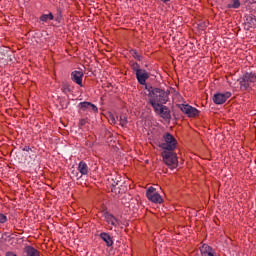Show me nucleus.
<instances>
[{
    "mask_svg": "<svg viewBox=\"0 0 256 256\" xmlns=\"http://www.w3.org/2000/svg\"><path fill=\"white\" fill-rule=\"evenodd\" d=\"M146 90H148V103L151 107H155V105H165L169 101V94L171 93L169 90L165 91L161 88H153V86H146Z\"/></svg>",
    "mask_w": 256,
    "mask_h": 256,
    "instance_id": "nucleus-1",
    "label": "nucleus"
},
{
    "mask_svg": "<svg viewBox=\"0 0 256 256\" xmlns=\"http://www.w3.org/2000/svg\"><path fill=\"white\" fill-rule=\"evenodd\" d=\"M240 90L248 91L251 87H255L256 74L253 72H246L238 79Z\"/></svg>",
    "mask_w": 256,
    "mask_h": 256,
    "instance_id": "nucleus-2",
    "label": "nucleus"
},
{
    "mask_svg": "<svg viewBox=\"0 0 256 256\" xmlns=\"http://www.w3.org/2000/svg\"><path fill=\"white\" fill-rule=\"evenodd\" d=\"M163 141L159 144L160 149H163V151H175L177 149V139L171 133H164Z\"/></svg>",
    "mask_w": 256,
    "mask_h": 256,
    "instance_id": "nucleus-3",
    "label": "nucleus"
},
{
    "mask_svg": "<svg viewBox=\"0 0 256 256\" xmlns=\"http://www.w3.org/2000/svg\"><path fill=\"white\" fill-rule=\"evenodd\" d=\"M162 159L167 167H170L171 169H177L179 160L177 158V153L173 152V150L162 151Z\"/></svg>",
    "mask_w": 256,
    "mask_h": 256,
    "instance_id": "nucleus-4",
    "label": "nucleus"
},
{
    "mask_svg": "<svg viewBox=\"0 0 256 256\" xmlns=\"http://www.w3.org/2000/svg\"><path fill=\"white\" fill-rule=\"evenodd\" d=\"M108 182L110 184L112 193H115V195L123 193V191H121V187H123V185H121L120 176H111L108 178Z\"/></svg>",
    "mask_w": 256,
    "mask_h": 256,
    "instance_id": "nucleus-5",
    "label": "nucleus"
},
{
    "mask_svg": "<svg viewBox=\"0 0 256 256\" xmlns=\"http://www.w3.org/2000/svg\"><path fill=\"white\" fill-rule=\"evenodd\" d=\"M178 108L180 109V111H182V113L187 115V117H199V110L189 104H178Z\"/></svg>",
    "mask_w": 256,
    "mask_h": 256,
    "instance_id": "nucleus-6",
    "label": "nucleus"
},
{
    "mask_svg": "<svg viewBox=\"0 0 256 256\" xmlns=\"http://www.w3.org/2000/svg\"><path fill=\"white\" fill-rule=\"evenodd\" d=\"M156 115H159L162 119H171V110L169 107L160 104L152 106Z\"/></svg>",
    "mask_w": 256,
    "mask_h": 256,
    "instance_id": "nucleus-7",
    "label": "nucleus"
},
{
    "mask_svg": "<svg viewBox=\"0 0 256 256\" xmlns=\"http://www.w3.org/2000/svg\"><path fill=\"white\" fill-rule=\"evenodd\" d=\"M146 197L152 203H163V198L153 186L149 187L146 191Z\"/></svg>",
    "mask_w": 256,
    "mask_h": 256,
    "instance_id": "nucleus-8",
    "label": "nucleus"
},
{
    "mask_svg": "<svg viewBox=\"0 0 256 256\" xmlns=\"http://www.w3.org/2000/svg\"><path fill=\"white\" fill-rule=\"evenodd\" d=\"M231 97V92L216 93L213 96V102L215 105H223Z\"/></svg>",
    "mask_w": 256,
    "mask_h": 256,
    "instance_id": "nucleus-9",
    "label": "nucleus"
},
{
    "mask_svg": "<svg viewBox=\"0 0 256 256\" xmlns=\"http://www.w3.org/2000/svg\"><path fill=\"white\" fill-rule=\"evenodd\" d=\"M136 79L140 85H145L147 87V79H149L150 74L147 72V70L142 69L139 72H136Z\"/></svg>",
    "mask_w": 256,
    "mask_h": 256,
    "instance_id": "nucleus-10",
    "label": "nucleus"
},
{
    "mask_svg": "<svg viewBox=\"0 0 256 256\" xmlns=\"http://www.w3.org/2000/svg\"><path fill=\"white\" fill-rule=\"evenodd\" d=\"M103 217L106 223H108V225H112V227H119V225H121L119 219L107 211L103 213Z\"/></svg>",
    "mask_w": 256,
    "mask_h": 256,
    "instance_id": "nucleus-11",
    "label": "nucleus"
},
{
    "mask_svg": "<svg viewBox=\"0 0 256 256\" xmlns=\"http://www.w3.org/2000/svg\"><path fill=\"white\" fill-rule=\"evenodd\" d=\"M256 27V17L254 15L246 16V20L244 22V29L246 31H250L251 29H255Z\"/></svg>",
    "mask_w": 256,
    "mask_h": 256,
    "instance_id": "nucleus-12",
    "label": "nucleus"
},
{
    "mask_svg": "<svg viewBox=\"0 0 256 256\" xmlns=\"http://www.w3.org/2000/svg\"><path fill=\"white\" fill-rule=\"evenodd\" d=\"M71 79L79 87H83V71H73L71 72Z\"/></svg>",
    "mask_w": 256,
    "mask_h": 256,
    "instance_id": "nucleus-13",
    "label": "nucleus"
},
{
    "mask_svg": "<svg viewBox=\"0 0 256 256\" xmlns=\"http://www.w3.org/2000/svg\"><path fill=\"white\" fill-rule=\"evenodd\" d=\"M200 252L202 256H217L215 250H213V248L207 244L202 245Z\"/></svg>",
    "mask_w": 256,
    "mask_h": 256,
    "instance_id": "nucleus-14",
    "label": "nucleus"
},
{
    "mask_svg": "<svg viewBox=\"0 0 256 256\" xmlns=\"http://www.w3.org/2000/svg\"><path fill=\"white\" fill-rule=\"evenodd\" d=\"M100 239L104 241L106 246L113 247V238H111V235H109V233H106V232L100 233Z\"/></svg>",
    "mask_w": 256,
    "mask_h": 256,
    "instance_id": "nucleus-15",
    "label": "nucleus"
},
{
    "mask_svg": "<svg viewBox=\"0 0 256 256\" xmlns=\"http://www.w3.org/2000/svg\"><path fill=\"white\" fill-rule=\"evenodd\" d=\"M24 253L26 256H41L39 251L37 249H35V247H33V246H25Z\"/></svg>",
    "mask_w": 256,
    "mask_h": 256,
    "instance_id": "nucleus-16",
    "label": "nucleus"
},
{
    "mask_svg": "<svg viewBox=\"0 0 256 256\" xmlns=\"http://www.w3.org/2000/svg\"><path fill=\"white\" fill-rule=\"evenodd\" d=\"M78 171H79V173H81V175H88L89 166H87V163H85L84 161H81L78 164Z\"/></svg>",
    "mask_w": 256,
    "mask_h": 256,
    "instance_id": "nucleus-17",
    "label": "nucleus"
},
{
    "mask_svg": "<svg viewBox=\"0 0 256 256\" xmlns=\"http://www.w3.org/2000/svg\"><path fill=\"white\" fill-rule=\"evenodd\" d=\"M227 9H239L241 7V1L239 0H230V2L227 4Z\"/></svg>",
    "mask_w": 256,
    "mask_h": 256,
    "instance_id": "nucleus-18",
    "label": "nucleus"
},
{
    "mask_svg": "<svg viewBox=\"0 0 256 256\" xmlns=\"http://www.w3.org/2000/svg\"><path fill=\"white\" fill-rule=\"evenodd\" d=\"M55 19V16H53V13H49V14H42L40 16V21H42L43 23H47V21H53Z\"/></svg>",
    "mask_w": 256,
    "mask_h": 256,
    "instance_id": "nucleus-19",
    "label": "nucleus"
},
{
    "mask_svg": "<svg viewBox=\"0 0 256 256\" xmlns=\"http://www.w3.org/2000/svg\"><path fill=\"white\" fill-rule=\"evenodd\" d=\"M132 71L137 74L138 72H140L142 69H141V65H139V63L137 62H134V61H130L129 63Z\"/></svg>",
    "mask_w": 256,
    "mask_h": 256,
    "instance_id": "nucleus-20",
    "label": "nucleus"
},
{
    "mask_svg": "<svg viewBox=\"0 0 256 256\" xmlns=\"http://www.w3.org/2000/svg\"><path fill=\"white\" fill-rule=\"evenodd\" d=\"M78 108L80 109V111H87V109H91V102H80L78 104Z\"/></svg>",
    "mask_w": 256,
    "mask_h": 256,
    "instance_id": "nucleus-21",
    "label": "nucleus"
},
{
    "mask_svg": "<svg viewBox=\"0 0 256 256\" xmlns=\"http://www.w3.org/2000/svg\"><path fill=\"white\" fill-rule=\"evenodd\" d=\"M132 54V56L134 57V59H137V61H143V56H141L137 50H131L130 52Z\"/></svg>",
    "mask_w": 256,
    "mask_h": 256,
    "instance_id": "nucleus-22",
    "label": "nucleus"
},
{
    "mask_svg": "<svg viewBox=\"0 0 256 256\" xmlns=\"http://www.w3.org/2000/svg\"><path fill=\"white\" fill-rule=\"evenodd\" d=\"M62 91L63 93H71V88L69 87V84H63Z\"/></svg>",
    "mask_w": 256,
    "mask_h": 256,
    "instance_id": "nucleus-23",
    "label": "nucleus"
},
{
    "mask_svg": "<svg viewBox=\"0 0 256 256\" xmlns=\"http://www.w3.org/2000/svg\"><path fill=\"white\" fill-rule=\"evenodd\" d=\"M87 125V119L82 118L79 120L78 127L81 129V127H85Z\"/></svg>",
    "mask_w": 256,
    "mask_h": 256,
    "instance_id": "nucleus-24",
    "label": "nucleus"
},
{
    "mask_svg": "<svg viewBox=\"0 0 256 256\" xmlns=\"http://www.w3.org/2000/svg\"><path fill=\"white\" fill-rule=\"evenodd\" d=\"M120 125L122 127H125V125H127V117H125V116L120 117Z\"/></svg>",
    "mask_w": 256,
    "mask_h": 256,
    "instance_id": "nucleus-25",
    "label": "nucleus"
},
{
    "mask_svg": "<svg viewBox=\"0 0 256 256\" xmlns=\"http://www.w3.org/2000/svg\"><path fill=\"white\" fill-rule=\"evenodd\" d=\"M90 111H93V113H99V108H97L95 104L91 103Z\"/></svg>",
    "mask_w": 256,
    "mask_h": 256,
    "instance_id": "nucleus-26",
    "label": "nucleus"
},
{
    "mask_svg": "<svg viewBox=\"0 0 256 256\" xmlns=\"http://www.w3.org/2000/svg\"><path fill=\"white\" fill-rule=\"evenodd\" d=\"M0 223H7V216L3 213H0Z\"/></svg>",
    "mask_w": 256,
    "mask_h": 256,
    "instance_id": "nucleus-27",
    "label": "nucleus"
},
{
    "mask_svg": "<svg viewBox=\"0 0 256 256\" xmlns=\"http://www.w3.org/2000/svg\"><path fill=\"white\" fill-rule=\"evenodd\" d=\"M109 121L112 123V125H115V123H117L115 120V115L109 114Z\"/></svg>",
    "mask_w": 256,
    "mask_h": 256,
    "instance_id": "nucleus-28",
    "label": "nucleus"
},
{
    "mask_svg": "<svg viewBox=\"0 0 256 256\" xmlns=\"http://www.w3.org/2000/svg\"><path fill=\"white\" fill-rule=\"evenodd\" d=\"M22 151L29 152V151H31V147L25 146V147L22 149Z\"/></svg>",
    "mask_w": 256,
    "mask_h": 256,
    "instance_id": "nucleus-29",
    "label": "nucleus"
},
{
    "mask_svg": "<svg viewBox=\"0 0 256 256\" xmlns=\"http://www.w3.org/2000/svg\"><path fill=\"white\" fill-rule=\"evenodd\" d=\"M163 3H169L171 0H161Z\"/></svg>",
    "mask_w": 256,
    "mask_h": 256,
    "instance_id": "nucleus-30",
    "label": "nucleus"
}]
</instances>
